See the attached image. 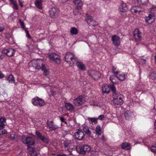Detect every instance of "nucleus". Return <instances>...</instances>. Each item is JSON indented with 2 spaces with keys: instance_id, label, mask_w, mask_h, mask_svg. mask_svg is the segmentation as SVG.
<instances>
[{
  "instance_id": "f257e3e1",
  "label": "nucleus",
  "mask_w": 156,
  "mask_h": 156,
  "mask_svg": "<svg viewBox=\"0 0 156 156\" xmlns=\"http://www.w3.org/2000/svg\"><path fill=\"white\" fill-rule=\"evenodd\" d=\"M29 65L30 67L32 66L36 69L43 70L44 75L45 76H47L49 74L48 70L46 68L47 65L42 59H33L29 62Z\"/></svg>"
},
{
  "instance_id": "f03ea898",
  "label": "nucleus",
  "mask_w": 156,
  "mask_h": 156,
  "mask_svg": "<svg viewBox=\"0 0 156 156\" xmlns=\"http://www.w3.org/2000/svg\"><path fill=\"white\" fill-rule=\"evenodd\" d=\"M65 61L67 63H70V65L73 64L76 62L77 59L76 56L72 53L68 52L65 57Z\"/></svg>"
},
{
  "instance_id": "7ed1b4c3",
  "label": "nucleus",
  "mask_w": 156,
  "mask_h": 156,
  "mask_svg": "<svg viewBox=\"0 0 156 156\" xmlns=\"http://www.w3.org/2000/svg\"><path fill=\"white\" fill-rule=\"evenodd\" d=\"M76 149L77 152L84 155L86 152H88L90 151L91 148L89 145L84 144L77 146Z\"/></svg>"
},
{
  "instance_id": "20e7f679",
  "label": "nucleus",
  "mask_w": 156,
  "mask_h": 156,
  "mask_svg": "<svg viewBox=\"0 0 156 156\" xmlns=\"http://www.w3.org/2000/svg\"><path fill=\"white\" fill-rule=\"evenodd\" d=\"M76 131L74 134V138L79 141H82L84 140L85 135L81 129H77Z\"/></svg>"
},
{
  "instance_id": "39448f33",
  "label": "nucleus",
  "mask_w": 156,
  "mask_h": 156,
  "mask_svg": "<svg viewBox=\"0 0 156 156\" xmlns=\"http://www.w3.org/2000/svg\"><path fill=\"white\" fill-rule=\"evenodd\" d=\"M32 104L37 106L42 107L46 104L45 102L42 98L37 96L32 98Z\"/></svg>"
},
{
  "instance_id": "423d86ee",
  "label": "nucleus",
  "mask_w": 156,
  "mask_h": 156,
  "mask_svg": "<svg viewBox=\"0 0 156 156\" xmlns=\"http://www.w3.org/2000/svg\"><path fill=\"white\" fill-rule=\"evenodd\" d=\"M88 75L94 80H97L100 78L101 74L98 71L90 70L88 71Z\"/></svg>"
},
{
  "instance_id": "0eeeda50",
  "label": "nucleus",
  "mask_w": 156,
  "mask_h": 156,
  "mask_svg": "<svg viewBox=\"0 0 156 156\" xmlns=\"http://www.w3.org/2000/svg\"><path fill=\"white\" fill-rule=\"evenodd\" d=\"M22 142L24 144L28 145H33L35 144L33 138L31 136L26 137L25 136H23L21 139Z\"/></svg>"
},
{
  "instance_id": "6e6552de",
  "label": "nucleus",
  "mask_w": 156,
  "mask_h": 156,
  "mask_svg": "<svg viewBox=\"0 0 156 156\" xmlns=\"http://www.w3.org/2000/svg\"><path fill=\"white\" fill-rule=\"evenodd\" d=\"M35 134L37 136V138L40 140L43 143L46 144H48L49 143V140L48 137H47L38 131H36L35 133Z\"/></svg>"
},
{
  "instance_id": "1a4fd4ad",
  "label": "nucleus",
  "mask_w": 156,
  "mask_h": 156,
  "mask_svg": "<svg viewBox=\"0 0 156 156\" xmlns=\"http://www.w3.org/2000/svg\"><path fill=\"white\" fill-rule=\"evenodd\" d=\"M85 20L90 26L94 27L98 24V22L94 20L93 17L90 16H87L85 19Z\"/></svg>"
},
{
  "instance_id": "9d476101",
  "label": "nucleus",
  "mask_w": 156,
  "mask_h": 156,
  "mask_svg": "<svg viewBox=\"0 0 156 156\" xmlns=\"http://www.w3.org/2000/svg\"><path fill=\"white\" fill-rule=\"evenodd\" d=\"M47 124V128L49 129L50 131L55 130L59 128L58 126L55 123L53 120L50 121H48Z\"/></svg>"
},
{
  "instance_id": "9b49d317",
  "label": "nucleus",
  "mask_w": 156,
  "mask_h": 156,
  "mask_svg": "<svg viewBox=\"0 0 156 156\" xmlns=\"http://www.w3.org/2000/svg\"><path fill=\"white\" fill-rule=\"evenodd\" d=\"M59 10L56 7H53L50 9L49 10L50 16L52 18H55L58 16Z\"/></svg>"
},
{
  "instance_id": "f8f14e48",
  "label": "nucleus",
  "mask_w": 156,
  "mask_h": 156,
  "mask_svg": "<svg viewBox=\"0 0 156 156\" xmlns=\"http://www.w3.org/2000/svg\"><path fill=\"white\" fill-rule=\"evenodd\" d=\"M48 56L50 59L55 62L56 63H60L61 59L60 56L58 55L55 53H51L49 54Z\"/></svg>"
},
{
  "instance_id": "ddd939ff",
  "label": "nucleus",
  "mask_w": 156,
  "mask_h": 156,
  "mask_svg": "<svg viewBox=\"0 0 156 156\" xmlns=\"http://www.w3.org/2000/svg\"><path fill=\"white\" fill-rule=\"evenodd\" d=\"M127 9V7L126 4L122 2L119 7V11L120 14L123 16H125Z\"/></svg>"
},
{
  "instance_id": "4468645a",
  "label": "nucleus",
  "mask_w": 156,
  "mask_h": 156,
  "mask_svg": "<svg viewBox=\"0 0 156 156\" xmlns=\"http://www.w3.org/2000/svg\"><path fill=\"white\" fill-rule=\"evenodd\" d=\"M84 102L83 97L80 96L73 101V104L76 106H79L82 105Z\"/></svg>"
},
{
  "instance_id": "2eb2a0df",
  "label": "nucleus",
  "mask_w": 156,
  "mask_h": 156,
  "mask_svg": "<svg viewBox=\"0 0 156 156\" xmlns=\"http://www.w3.org/2000/svg\"><path fill=\"white\" fill-rule=\"evenodd\" d=\"M15 52L14 49L11 48L3 49L2 51L3 53L8 57H11L13 56Z\"/></svg>"
},
{
  "instance_id": "dca6fc26",
  "label": "nucleus",
  "mask_w": 156,
  "mask_h": 156,
  "mask_svg": "<svg viewBox=\"0 0 156 156\" xmlns=\"http://www.w3.org/2000/svg\"><path fill=\"white\" fill-rule=\"evenodd\" d=\"M134 38L136 40L140 41L141 40V33L138 29H136L133 32Z\"/></svg>"
},
{
  "instance_id": "f3484780",
  "label": "nucleus",
  "mask_w": 156,
  "mask_h": 156,
  "mask_svg": "<svg viewBox=\"0 0 156 156\" xmlns=\"http://www.w3.org/2000/svg\"><path fill=\"white\" fill-rule=\"evenodd\" d=\"M124 115L126 120H130L134 117L133 112L130 110H127L124 112Z\"/></svg>"
},
{
  "instance_id": "a211bd4d",
  "label": "nucleus",
  "mask_w": 156,
  "mask_h": 156,
  "mask_svg": "<svg viewBox=\"0 0 156 156\" xmlns=\"http://www.w3.org/2000/svg\"><path fill=\"white\" fill-rule=\"evenodd\" d=\"M113 103L116 105H121L122 104L123 101L122 98L121 96H113Z\"/></svg>"
},
{
  "instance_id": "6ab92c4d",
  "label": "nucleus",
  "mask_w": 156,
  "mask_h": 156,
  "mask_svg": "<svg viewBox=\"0 0 156 156\" xmlns=\"http://www.w3.org/2000/svg\"><path fill=\"white\" fill-rule=\"evenodd\" d=\"M112 40L113 44L116 46H119L120 44V40L119 37L115 35L112 37Z\"/></svg>"
},
{
  "instance_id": "aec40b11",
  "label": "nucleus",
  "mask_w": 156,
  "mask_h": 156,
  "mask_svg": "<svg viewBox=\"0 0 156 156\" xmlns=\"http://www.w3.org/2000/svg\"><path fill=\"white\" fill-rule=\"evenodd\" d=\"M76 62V64L77 67L79 69L82 71H84L85 70L86 67L82 62L78 61L77 59Z\"/></svg>"
},
{
  "instance_id": "412c9836",
  "label": "nucleus",
  "mask_w": 156,
  "mask_h": 156,
  "mask_svg": "<svg viewBox=\"0 0 156 156\" xmlns=\"http://www.w3.org/2000/svg\"><path fill=\"white\" fill-rule=\"evenodd\" d=\"M73 2L76 5L77 9L79 10L82 8L83 2L80 0H74Z\"/></svg>"
},
{
  "instance_id": "4be33fe9",
  "label": "nucleus",
  "mask_w": 156,
  "mask_h": 156,
  "mask_svg": "<svg viewBox=\"0 0 156 156\" xmlns=\"http://www.w3.org/2000/svg\"><path fill=\"white\" fill-rule=\"evenodd\" d=\"M84 133L88 136H90L92 134L91 131L89 129V127L86 126H84L82 127V129Z\"/></svg>"
},
{
  "instance_id": "5701e85b",
  "label": "nucleus",
  "mask_w": 156,
  "mask_h": 156,
  "mask_svg": "<svg viewBox=\"0 0 156 156\" xmlns=\"http://www.w3.org/2000/svg\"><path fill=\"white\" fill-rule=\"evenodd\" d=\"M155 19V15L153 13H150L148 16L145 17V19L146 22L148 23L151 20H153V21Z\"/></svg>"
},
{
  "instance_id": "b1692460",
  "label": "nucleus",
  "mask_w": 156,
  "mask_h": 156,
  "mask_svg": "<svg viewBox=\"0 0 156 156\" xmlns=\"http://www.w3.org/2000/svg\"><path fill=\"white\" fill-rule=\"evenodd\" d=\"M102 91L103 93H108L110 92L109 86L105 84L103 85L102 87Z\"/></svg>"
},
{
  "instance_id": "393cba45",
  "label": "nucleus",
  "mask_w": 156,
  "mask_h": 156,
  "mask_svg": "<svg viewBox=\"0 0 156 156\" xmlns=\"http://www.w3.org/2000/svg\"><path fill=\"white\" fill-rule=\"evenodd\" d=\"M130 144L129 143L127 142H123L120 145V147L122 149L128 150H129L130 148Z\"/></svg>"
},
{
  "instance_id": "a878e982",
  "label": "nucleus",
  "mask_w": 156,
  "mask_h": 156,
  "mask_svg": "<svg viewBox=\"0 0 156 156\" xmlns=\"http://www.w3.org/2000/svg\"><path fill=\"white\" fill-rule=\"evenodd\" d=\"M95 131L96 134L98 136L100 135L102 133V131L100 125H97L95 129Z\"/></svg>"
},
{
  "instance_id": "bb28decb",
  "label": "nucleus",
  "mask_w": 156,
  "mask_h": 156,
  "mask_svg": "<svg viewBox=\"0 0 156 156\" xmlns=\"http://www.w3.org/2000/svg\"><path fill=\"white\" fill-rule=\"evenodd\" d=\"M42 1L36 0L35 1V4L36 6L39 9H42Z\"/></svg>"
},
{
  "instance_id": "cd10ccee",
  "label": "nucleus",
  "mask_w": 156,
  "mask_h": 156,
  "mask_svg": "<svg viewBox=\"0 0 156 156\" xmlns=\"http://www.w3.org/2000/svg\"><path fill=\"white\" fill-rule=\"evenodd\" d=\"M70 33L72 35H76L78 34V30L75 27H72L70 30Z\"/></svg>"
},
{
  "instance_id": "c85d7f7f",
  "label": "nucleus",
  "mask_w": 156,
  "mask_h": 156,
  "mask_svg": "<svg viewBox=\"0 0 156 156\" xmlns=\"http://www.w3.org/2000/svg\"><path fill=\"white\" fill-rule=\"evenodd\" d=\"M6 79L9 83H14L15 82L14 77L12 74L9 75Z\"/></svg>"
},
{
  "instance_id": "c756f323",
  "label": "nucleus",
  "mask_w": 156,
  "mask_h": 156,
  "mask_svg": "<svg viewBox=\"0 0 156 156\" xmlns=\"http://www.w3.org/2000/svg\"><path fill=\"white\" fill-rule=\"evenodd\" d=\"M10 2L12 5V8L15 10H18V8L16 2L15 0H9Z\"/></svg>"
},
{
  "instance_id": "7c9ffc66",
  "label": "nucleus",
  "mask_w": 156,
  "mask_h": 156,
  "mask_svg": "<svg viewBox=\"0 0 156 156\" xmlns=\"http://www.w3.org/2000/svg\"><path fill=\"white\" fill-rule=\"evenodd\" d=\"M139 8L138 7H133L131 8V11L132 13H136L137 12L139 13L141 12V11L140 10H139Z\"/></svg>"
},
{
  "instance_id": "2f4dec72",
  "label": "nucleus",
  "mask_w": 156,
  "mask_h": 156,
  "mask_svg": "<svg viewBox=\"0 0 156 156\" xmlns=\"http://www.w3.org/2000/svg\"><path fill=\"white\" fill-rule=\"evenodd\" d=\"M138 4L140 5H146L148 2V0H137Z\"/></svg>"
},
{
  "instance_id": "473e14b6",
  "label": "nucleus",
  "mask_w": 156,
  "mask_h": 156,
  "mask_svg": "<svg viewBox=\"0 0 156 156\" xmlns=\"http://www.w3.org/2000/svg\"><path fill=\"white\" fill-rule=\"evenodd\" d=\"M116 75L115 76L111 75L110 76V79L113 84L117 83L116 79H117Z\"/></svg>"
},
{
  "instance_id": "72a5a7b5",
  "label": "nucleus",
  "mask_w": 156,
  "mask_h": 156,
  "mask_svg": "<svg viewBox=\"0 0 156 156\" xmlns=\"http://www.w3.org/2000/svg\"><path fill=\"white\" fill-rule=\"evenodd\" d=\"M110 90H111L113 92V96L116 95L117 94L116 93V89L114 84L110 85L109 86Z\"/></svg>"
},
{
  "instance_id": "f704fd0d",
  "label": "nucleus",
  "mask_w": 156,
  "mask_h": 156,
  "mask_svg": "<svg viewBox=\"0 0 156 156\" xmlns=\"http://www.w3.org/2000/svg\"><path fill=\"white\" fill-rule=\"evenodd\" d=\"M117 78L120 80L123 81L125 79V76L124 74H116Z\"/></svg>"
},
{
  "instance_id": "c9c22d12",
  "label": "nucleus",
  "mask_w": 156,
  "mask_h": 156,
  "mask_svg": "<svg viewBox=\"0 0 156 156\" xmlns=\"http://www.w3.org/2000/svg\"><path fill=\"white\" fill-rule=\"evenodd\" d=\"M149 77L151 79L155 80L156 79V73L154 72H152L149 74Z\"/></svg>"
},
{
  "instance_id": "e433bc0d",
  "label": "nucleus",
  "mask_w": 156,
  "mask_h": 156,
  "mask_svg": "<svg viewBox=\"0 0 156 156\" xmlns=\"http://www.w3.org/2000/svg\"><path fill=\"white\" fill-rule=\"evenodd\" d=\"M88 120L89 122L91 123L94 122L95 124H96L97 122V119L95 118H89Z\"/></svg>"
},
{
  "instance_id": "4c0bfd02",
  "label": "nucleus",
  "mask_w": 156,
  "mask_h": 156,
  "mask_svg": "<svg viewBox=\"0 0 156 156\" xmlns=\"http://www.w3.org/2000/svg\"><path fill=\"white\" fill-rule=\"evenodd\" d=\"M63 144L65 147V148H66L68 147L71 146L72 144L69 143L68 141H64Z\"/></svg>"
},
{
  "instance_id": "58836bf2",
  "label": "nucleus",
  "mask_w": 156,
  "mask_h": 156,
  "mask_svg": "<svg viewBox=\"0 0 156 156\" xmlns=\"http://www.w3.org/2000/svg\"><path fill=\"white\" fill-rule=\"evenodd\" d=\"M150 13L152 12L154 14L156 13V7L154 6H152V7L150 9Z\"/></svg>"
},
{
  "instance_id": "ea45409f",
  "label": "nucleus",
  "mask_w": 156,
  "mask_h": 156,
  "mask_svg": "<svg viewBox=\"0 0 156 156\" xmlns=\"http://www.w3.org/2000/svg\"><path fill=\"white\" fill-rule=\"evenodd\" d=\"M19 22L20 24V25L21 26L22 28H23L24 30H26V29L25 27L24 22L23 21H22V20H19Z\"/></svg>"
},
{
  "instance_id": "a19ab883",
  "label": "nucleus",
  "mask_w": 156,
  "mask_h": 156,
  "mask_svg": "<svg viewBox=\"0 0 156 156\" xmlns=\"http://www.w3.org/2000/svg\"><path fill=\"white\" fill-rule=\"evenodd\" d=\"M150 149L151 151L156 152V144L154 145L151 146Z\"/></svg>"
},
{
  "instance_id": "79ce46f5",
  "label": "nucleus",
  "mask_w": 156,
  "mask_h": 156,
  "mask_svg": "<svg viewBox=\"0 0 156 156\" xmlns=\"http://www.w3.org/2000/svg\"><path fill=\"white\" fill-rule=\"evenodd\" d=\"M6 119L5 118H0V123L2 124H5L6 122Z\"/></svg>"
},
{
  "instance_id": "37998d69",
  "label": "nucleus",
  "mask_w": 156,
  "mask_h": 156,
  "mask_svg": "<svg viewBox=\"0 0 156 156\" xmlns=\"http://www.w3.org/2000/svg\"><path fill=\"white\" fill-rule=\"evenodd\" d=\"M66 107H73V105L70 103H66L65 104Z\"/></svg>"
},
{
  "instance_id": "c03bdc74",
  "label": "nucleus",
  "mask_w": 156,
  "mask_h": 156,
  "mask_svg": "<svg viewBox=\"0 0 156 156\" xmlns=\"http://www.w3.org/2000/svg\"><path fill=\"white\" fill-rule=\"evenodd\" d=\"M25 32L26 34V37L29 39L31 38V37L30 35L29 31L27 29L25 30Z\"/></svg>"
},
{
  "instance_id": "a18cd8bd",
  "label": "nucleus",
  "mask_w": 156,
  "mask_h": 156,
  "mask_svg": "<svg viewBox=\"0 0 156 156\" xmlns=\"http://www.w3.org/2000/svg\"><path fill=\"white\" fill-rule=\"evenodd\" d=\"M71 146V147H67L66 148V150L68 151L69 152H71L72 151V149L73 148V146Z\"/></svg>"
},
{
  "instance_id": "49530a36",
  "label": "nucleus",
  "mask_w": 156,
  "mask_h": 156,
  "mask_svg": "<svg viewBox=\"0 0 156 156\" xmlns=\"http://www.w3.org/2000/svg\"><path fill=\"white\" fill-rule=\"evenodd\" d=\"M7 133V132L6 130L5 129H4L3 130V129L0 130V135H2L3 134H6Z\"/></svg>"
},
{
  "instance_id": "de8ad7c7",
  "label": "nucleus",
  "mask_w": 156,
  "mask_h": 156,
  "mask_svg": "<svg viewBox=\"0 0 156 156\" xmlns=\"http://www.w3.org/2000/svg\"><path fill=\"white\" fill-rule=\"evenodd\" d=\"M30 154L31 156H37V153L35 150L32 151V152H30Z\"/></svg>"
},
{
  "instance_id": "09e8293b",
  "label": "nucleus",
  "mask_w": 156,
  "mask_h": 156,
  "mask_svg": "<svg viewBox=\"0 0 156 156\" xmlns=\"http://www.w3.org/2000/svg\"><path fill=\"white\" fill-rule=\"evenodd\" d=\"M34 150V149L33 148L29 146L28 147V151L30 154V152H32V151H33Z\"/></svg>"
},
{
  "instance_id": "8fccbe9b",
  "label": "nucleus",
  "mask_w": 156,
  "mask_h": 156,
  "mask_svg": "<svg viewBox=\"0 0 156 156\" xmlns=\"http://www.w3.org/2000/svg\"><path fill=\"white\" fill-rule=\"evenodd\" d=\"M116 69V68L115 67V66H113L112 68V72L115 75L117 74H118V72L117 71H115Z\"/></svg>"
},
{
  "instance_id": "3c124183",
  "label": "nucleus",
  "mask_w": 156,
  "mask_h": 156,
  "mask_svg": "<svg viewBox=\"0 0 156 156\" xmlns=\"http://www.w3.org/2000/svg\"><path fill=\"white\" fill-rule=\"evenodd\" d=\"M63 110V108H66L68 110L70 111H72L74 110V108H61Z\"/></svg>"
},
{
  "instance_id": "603ef678",
  "label": "nucleus",
  "mask_w": 156,
  "mask_h": 156,
  "mask_svg": "<svg viewBox=\"0 0 156 156\" xmlns=\"http://www.w3.org/2000/svg\"><path fill=\"white\" fill-rule=\"evenodd\" d=\"M101 140L103 141H105L107 140V139L103 135L101 138Z\"/></svg>"
},
{
  "instance_id": "864d4df0",
  "label": "nucleus",
  "mask_w": 156,
  "mask_h": 156,
  "mask_svg": "<svg viewBox=\"0 0 156 156\" xmlns=\"http://www.w3.org/2000/svg\"><path fill=\"white\" fill-rule=\"evenodd\" d=\"M4 74L0 71V79H2L5 77Z\"/></svg>"
},
{
  "instance_id": "5fc2aeb1",
  "label": "nucleus",
  "mask_w": 156,
  "mask_h": 156,
  "mask_svg": "<svg viewBox=\"0 0 156 156\" xmlns=\"http://www.w3.org/2000/svg\"><path fill=\"white\" fill-rule=\"evenodd\" d=\"M18 2L20 6L21 7H23V2L21 0H18Z\"/></svg>"
},
{
  "instance_id": "6e6d98bb",
  "label": "nucleus",
  "mask_w": 156,
  "mask_h": 156,
  "mask_svg": "<svg viewBox=\"0 0 156 156\" xmlns=\"http://www.w3.org/2000/svg\"><path fill=\"white\" fill-rule=\"evenodd\" d=\"M5 124H0V130L3 129L5 127Z\"/></svg>"
},
{
  "instance_id": "4d7b16f0",
  "label": "nucleus",
  "mask_w": 156,
  "mask_h": 156,
  "mask_svg": "<svg viewBox=\"0 0 156 156\" xmlns=\"http://www.w3.org/2000/svg\"><path fill=\"white\" fill-rule=\"evenodd\" d=\"M4 29V27L3 26L2 24L0 25V32L3 31Z\"/></svg>"
},
{
  "instance_id": "13d9d810",
  "label": "nucleus",
  "mask_w": 156,
  "mask_h": 156,
  "mask_svg": "<svg viewBox=\"0 0 156 156\" xmlns=\"http://www.w3.org/2000/svg\"><path fill=\"white\" fill-rule=\"evenodd\" d=\"M104 117V115H100L98 117V119L102 120Z\"/></svg>"
},
{
  "instance_id": "bf43d9fd",
  "label": "nucleus",
  "mask_w": 156,
  "mask_h": 156,
  "mask_svg": "<svg viewBox=\"0 0 156 156\" xmlns=\"http://www.w3.org/2000/svg\"><path fill=\"white\" fill-rule=\"evenodd\" d=\"M60 119L61 121L62 122H66L65 121V119L64 118H63L62 117H60Z\"/></svg>"
},
{
  "instance_id": "052dcab7",
  "label": "nucleus",
  "mask_w": 156,
  "mask_h": 156,
  "mask_svg": "<svg viewBox=\"0 0 156 156\" xmlns=\"http://www.w3.org/2000/svg\"><path fill=\"white\" fill-rule=\"evenodd\" d=\"M12 140H14L15 138V135L14 134H12L10 136Z\"/></svg>"
},
{
  "instance_id": "680f3d73",
  "label": "nucleus",
  "mask_w": 156,
  "mask_h": 156,
  "mask_svg": "<svg viewBox=\"0 0 156 156\" xmlns=\"http://www.w3.org/2000/svg\"><path fill=\"white\" fill-rule=\"evenodd\" d=\"M4 55H0V59L2 60L4 58Z\"/></svg>"
},
{
  "instance_id": "e2e57ef3",
  "label": "nucleus",
  "mask_w": 156,
  "mask_h": 156,
  "mask_svg": "<svg viewBox=\"0 0 156 156\" xmlns=\"http://www.w3.org/2000/svg\"><path fill=\"white\" fill-rule=\"evenodd\" d=\"M143 56L141 58V59L143 60L144 61H146L148 58H143Z\"/></svg>"
},
{
  "instance_id": "0e129e2a",
  "label": "nucleus",
  "mask_w": 156,
  "mask_h": 156,
  "mask_svg": "<svg viewBox=\"0 0 156 156\" xmlns=\"http://www.w3.org/2000/svg\"><path fill=\"white\" fill-rule=\"evenodd\" d=\"M154 127L155 129H156V120L154 123Z\"/></svg>"
},
{
  "instance_id": "69168bd1",
  "label": "nucleus",
  "mask_w": 156,
  "mask_h": 156,
  "mask_svg": "<svg viewBox=\"0 0 156 156\" xmlns=\"http://www.w3.org/2000/svg\"><path fill=\"white\" fill-rule=\"evenodd\" d=\"M69 0H62V2H66L67 1H68Z\"/></svg>"
},
{
  "instance_id": "338daca9",
  "label": "nucleus",
  "mask_w": 156,
  "mask_h": 156,
  "mask_svg": "<svg viewBox=\"0 0 156 156\" xmlns=\"http://www.w3.org/2000/svg\"><path fill=\"white\" fill-rule=\"evenodd\" d=\"M116 94H117L116 96H121V95L119 93H118V94L116 93Z\"/></svg>"
},
{
  "instance_id": "774afa93",
  "label": "nucleus",
  "mask_w": 156,
  "mask_h": 156,
  "mask_svg": "<svg viewBox=\"0 0 156 156\" xmlns=\"http://www.w3.org/2000/svg\"><path fill=\"white\" fill-rule=\"evenodd\" d=\"M94 106H98V105L97 104H94Z\"/></svg>"
}]
</instances>
